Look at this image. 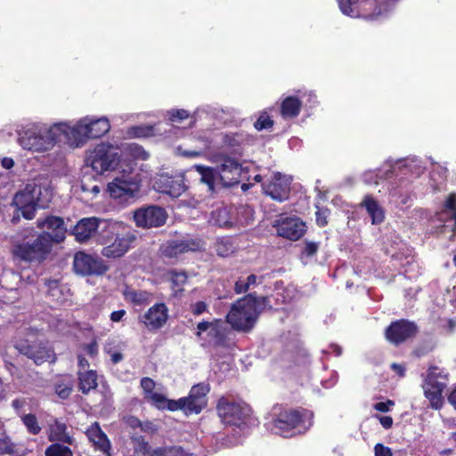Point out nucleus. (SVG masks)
I'll use <instances>...</instances> for the list:
<instances>
[{
	"instance_id": "nucleus-1",
	"label": "nucleus",
	"mask_w": 456,
	"mask_h": 456,
	"mask_svg": "<svg viewBox=\"0 0 456 456\" xmlns=\"http://www.w3.org/2000/svg\"><path fill=\"white\" fill-rule=\"evenodd\" d=\"M110 129V123L107 118H94L87 116L74 126L61 122L53 125L44 134L26 133L20 138V143L25 149L39 152L52 149L61 141L71 146L81 147L89 139L102 137Z\"/></svg>"
},
{
	"instance_id": "nucleus-2",
	"label": "nucleus",
	"mask_w": 456,
	"mask_h": 456,
	"mask_svg": "<svg viewBox=\"0 0 456 456\" xmlns=\"http://www.w3.org/2000/svg\"><path fill=\"white\" fill-rule=\"evenodd\" d=\"M268 303V297H256V293H248L232 304L226 322L234 330L249 332Z\"/></svg>"
},
{
	"instance_id": "nucleus-3",
	"label": "nucleus",
	"mask_w": 456,
	"mask_h": 456,
	"mask_svg": "<svg viewBox=\"0 0 456 456\" xmlns=\"http://www.w3.org/2000/svg\"><path fill=\"white\" fill-rule=\"evenodd\" d=\"M48 233L42 232L34 237H25L15 241L11 248L13 261L28 265H41L51 255L53 244L49 241Z\"/></svg>"
},
{
	"instance_id": "nucleus-4",
	"label": "nucleus",
	"mask_w": 456,
	"mask_h": 456,
	"mask_svg": "<svg viewBox=\"0 0 456 456\" xmlns=\"http://www.w3.org/2000/svg\"><path fill=\"white\" fill-rule=\"evenodd\" d=\"M275 418L273 428L276 433L288 436L291 431L304 433L313 425L314 412L306 408H287L282 405L273 407Z\"/></svg>"
},
{
	"instance_id": "nucleus-5",
	"label": "nucleus",
	"mask_w": 456,
	"mask_h": 456,
	"mask_svg": "<svg viewBox=\"0 0 456 456\" xmlns=\"http://www.w3.org/2000/svg\"><path fill=\"white\" fill-rule=\"evenodd\" d=\"M216 411L223 425L240 429L248 426L253 413L248 403L232 395L220 396L216 401Z\"/></svg>"
},
{
	"instance_id": "nucleus-6",
	"label": "nucleus",
	"mask_w": 456,
	"mask_h": 456,
	"mask_svg": "<svg viewBox=\"0 0 456 456\" xmlns=\"http://www.w3.org/2000/svg\"><path fill=\"white\" fill-rule=\"evenodd\" d=\"M448 373L444 369L431 365L424 380V395L429 401L430 407L440 410L444 404L443 393L447 387Z\"/></svg>"
},
{
	"instance_id": "nucleus-7",
	"label": "nucleus",
	"mask_w": 456,
	"mask_h": 456,
	"mask_svg": "<svg viewBox=\"0 0 456 456\" xmlns=\"http://www.w3.org/2000/svg\"><path fill=\"white\" fill-rule=\"evenodd\" d=\"M42 186L36 183H28L23 190L15 193L13 205L16 206L21 216L31 220L36 216L37 208H45L47 201L42 199Z\"/></svg>"
},
{
	"instance_id": "nucleus-8",
	"label": "nucleus",
	"mask_w": 456,
	"mask_h": 456,
	"mask_svg": "<svg viewBox=\"0 0 456 456\" xmlns=\"http://www.w3.org/2000/svg\"><path fill=\"white\" fill-rule=\"evenodd\" d=\"M120 158L118 147L110 143H100L87 156L86 162L97 175H102L106 171L116 169Z\"/></svg>"
},
{
	"instance_id": "nucleus-9",
	"label": "nucleus",
	"mask_w": 456,
	"mask_h": 456,
	"mask_svg": "<svg viewBox=\"0 0 456 456\" xmlns=\"http://www.w3.org/2000/svg\"><path fill=\"white\" fill-rule=\"evenodd\" d=\"M14 348L22 355L33 361L36 365L46 362H54L56 359L53 349L47 341L34 338H22L16 341Z\"/></svg>"
},
{
	"instance_id": "nucleus-10",
	"label": "nucleus",
	"mask_w": 456,
	"mask_h": 456,
	"mask_svg": "<svg viewBox=\"0 0 456 456\" xmlns=\"http://www.w3.org/2000/svg\"><path fill=\"white\" fill-rule=\"evenodd\" d=\"M418 333L419 327L415 322L402 318L391 322L384 330V337L391 345L399 346L415 338Z\"/></svg>"
},
{
	"instance_id": "nucleus-11",
	"label": "nucleus",
	"mask_w": 456,
	"mask_h": 456,
	"mask_svg": "<svg viewBox=\"0 0 456 456\" xmlns=\"http://www.w3.org/2000/svg\"><path fill=\"white\" fill-rule=\"evenodd\" d=\"M166 209L157 205H146L133 212V220L138 228L151 229L163 226L167 219Z\"/></svg>"
},
{
	"instance_id": "nucleus-12",
	"label": "nucleus",
	"mask_w": 456,
	"mask_h": 456,
	"mask_svg": "<svg viewBox=\"0 0 456 456\" xmlns=\"http://www.w3.org/2000/svg\"><path fill=\"white\" fill-rule=\"evenodd\" d=\"M209 391L208 383L200 382L193 385L187 396L179 398L181 411L185 415L200 414L208 405L207 395Z\"/></svg>"
},
{
	"instance_id": "nucleus-13",
	"label": "nucleus",
	"mask_w": 456,
	"mask_h": 456,
	"mask_svg": "<svg viewBox=\"0 0 456 456\" xmlns=\"http://www.w3.org/2000/svg\"><path fill=\"white\" fill-rule=\"evenodd\" d=\"M292 178L280 172L273 173L265 179L261 186L263 193L277 202H284L289 199Z\"/></svg>"
},
{
	"instance_id": "nucleus-14",
	"label": "nucleus",
	"mask_w": 456,
	"mask_h": 456,
	"mask_svg": "<svg viewBox=\"0 0 456 456\" xmlns=\"http://www.w3.org/2000/svg\"><path fill=\"white\" fill-rule=\"evenodd\" d=\"M73 269L82 276H101L109 270V265L97 255L78 251L73 259Z\"/></svg>"
},
{
	"instance_id": "nucleus-15",
	"label": "nucleus",
	"mask_w": 456,
	"mask_h": 456,
	"mask_svg": "<svg viewBox=\"0 0 456 456\" xmlns=\"http://www.w3.org/2000/svg\"><path fill=\"white\" fill-rule=\"evenodd\" d=\"M140 190V182L133 172L126 171L108 184V191L114 199H132Z\"/></svg>"
},
{
	"instance_id": "nucleus-16",
	"label": "nucleus",
	"mask_w": 456,
	"mask_h": 456,
	"mask_svg": "<svg viewBox=\"0 0 456 456\" xmlns=\"http://www.w3.org/2000/svg\"><path fill=\"white\" fill-rule=\"evenodd\" d=\"M204 242L199 238H184L183 240H170L161 245L159 251L166 258H176L188 252L201 251Z\"/></svg>"
},
{
	"instance_id": "nucleus-17",
	"label": "nucleus",
	"mask_w": 456,
	"mask_h": 456,
	"mask_svg": "<svg viewBox=\"0 0 456 456\" xmlns=\"http://www.w3.org/2000/svg\"><path fill=\"white\" fill-rule=\"evenodd\" d=\"M106 232L111 234L107 236L108 239H112L115 235L114 240L102 249V255L108 258L123 256L137 240V236L133 232L118 234L110 230V227Z\"/></svg>"
},
{
	"instance_id": "nucleus-18",
	"label": "nucleus",
	"mask_w": 456,
	"mask_h": 456,
	"mask_svg": "<svg viewBox=\"0 0 456 456\" xmlns=\"http://www.w3.org/2000/svg\"><path fill=\"white\" fill-rule=\"evenodd\" d=\"M37 227L48 233L49 241L54 244H61L66 239L67 227L64 219L53 215H46L39 217L36 222Z\"/></svg>"
},
{
	"instance_id": "nucleus-19",
	"label": "nucleus",
	"mask_w": 456,
	"mask_h": 456,
	"mask_svg": "<svg viewBox=\"0 0 456 456\" xmlns=\"http://www.w3.org/2000/svg\"><path fill=\"white\" fill-rule=\"evenodd\" d=\"M218 177L224 187L239 184L240 182L242 166L236 159L224 156L216 166Z\"/></svg>"
},
{
	"instance_id": "nucleus-20",
	"label": "nucleus",
	"mask_w": 456,
	"mask_h": 456,
	"mask_svg": "<svg viewBox=\"0 0 456 456\" xmlns=\"http://www.w3.org/2000/svg\"><path fill=\"white\" fill-rule=\"evenodd\" d=\"M341 12L348 16H354L352 5L357 2H362L366 6H374V11L364 14L366 20H375L384 12H387L390 2L394 0H337Z\"/></svg>"
},
{
	"instance_id": "nucleus-21",
	"label": "nucleus",
	"mask_w": 456,
	"mask_h": 456,
	"mask_svg": "<svg viewBox=\"0 0 456 456\" xmlns=\"http://www.w3.org/2000/svg\"><path fill=\"white\" fill-rule=\"evenodd\" d=\"M256 137L244 131L236 133H226L222 136V146L232 154L241 155L244 148L253 145Z\"/></svg>"
},
{
	"instance_id": "nucleus-22",
	"label": "nucleus",
	"mask_w": 456,
	"mask_h": 456,
	"mask_svg": "<svg viewBox=\"0 0 456 456\" xmlns=\"http://www.w3.org/2000/svg\"><path fill=\"white\" fill-rule=\"evenodd\" d=\"M277 234L282 238L297 240L305 232V224L298 217H285L277 221Z\"/></svg>"
},
{
	"instance_id": "nucleus-23",
	"label": "nucleus",
	"mask_w": 456,
	"mask_h": 456,
	"mask_svg": "<svg viewBox=\"0 0 456 456\" xmlns=\"http://www.w3.org/2000/svg\"><path fill=\"white\" fill-rule=\"evenodd\" d=\"M168 320V308L165 303H156L142 316V322L149 330L163 328Z\"/></svg>"
},
{
	"instance_id": "nucleus-24",
	"label": "nucleus",
	"mask_w": 456,
	"mask_h": 456,
	"mask_svg": "<svg viewBox=\"0 0 456 456\" xmlns=\"http://www.w3.org/2000/svg\"><path fill=\"white\" fill-rule=\"evenodd\" d=\"M100 223L101 219L96 216L83 217L73 227L71 234L77 242H87L96 234Z\"/></svg>"
},
{
	"instance_id": "nucleus-25",
	"label": "nucleus",
	"mask_w": 456,
	"mask_h": 456,
	"mask_svg": "<svg viewBox=\"0 0 456 456\" xmlns=\"http://www.w3.org/2000/svg\"><path fill=\"white\" fill-rule=\"evenodd\" d=\"M85 433L88 440L93 444L94 450L102 452L105 456H111L110 441L102 431L99 422H94L87 428Z\"/></svg>"
},
{
	"instance_id": "nucleus-26",
	"label": "nucleus",
	"mask_w": 456,
	"mask_h": 456,
	"mask_svg": "<svg viewBox=\"0 0 456 456\" xmlns=\"http://www.w3.org/2000/svg\"><path fill=\"white\" fill-rule=\"evenodd\" d=\"M156 184L159 192L172 198H178L186 189L182 179L168 175H160Z\"/></svg>"
},
{
	"instance_id": "nucleus-27",
	"label": "nucleus",
	"mask_w": 456,
	"mask_h": 456,
	"mask_svg": "<svg viewBox=\"0 0 456 456\" xmlns=\"http://www.w3.org/2000/svg\"><path fill=\"white\" fill-rule=\"evenodd\" d=\"M77 388L83 395H88L98 387V375L96 370H77Z\"/></svg>"
},
{
	"instance_id": "nucleus-28",
	"label": "nucleus",
	"mask_w": 456,
	"mask_h": 456,
	"mask_svg": "<svg viewBox=\"0 0 456 456\" xmlns=\"http://www.w3.org/2000/svg\"><path fill=\"white\" fill-rule=\"evenodd\" d=\"M360 206L366 209L373 224H379L384 221V209L379 204L378 200L372 197V195H365Z\"/></svg>"
},
{
	"instance_id": "nucleus-29",
	"label": "nucleus",
	"mask_w": 456,
	"mask_h": 456,
	"mask_svg": "<svg viewBox=\"0 0 456 456\" xmlns=\"http://www.w3.org/2000/svg\"><path fill=\"white\" fill-rule=\"evenodd\" d=\"M302 109V102L297 96L285 97L280 106L281 116L284 119H292L297 118Z\"/></svg>"
},
{
	"instance_id": "nucleus-30",
	"label": "nucleus",
	"mask_w": 456,
	"mask_h": 456,
	"mask_svg": "<svg viewBox=\"0 0 456 456\" xmlns=\"http://www.w3.org/2000/svg\"><path fill=\"white\" fill-rule=\"evenodd\" d=\"M144 398L151 402V403L159 410H167L170 411H181V406L178 400L167 398L164 395L155 392L152 395L144 396Z\"/></svg>"
},
{
	"instance_id": "nucleus-31",
	"label": "nucleus",
	"mask_w": 456,
	"mask_h": 456,
	"mask_svg": "<svg viewBox=\"0 0 456 456\" xmlns=\"http://www.w3.org/2000/svg\"><path fill=\"white\" fill-rule=\"evenodd\" d=\"M439 220L443 222L453 221L452 230H456V193L448 195L444 203V208L439 213Z\"/></svg>"
},
{
	"instance_id": "nucleus-32",
	"label": "nucleus",
	"mask_w": 456,
	"mask_h": 456,
	"mask_svg": "<svg viewBox=\"0 0 456 456\" xmlns=\"http://www.w3.org/2000/svg\"><path fill=\"white\" fill-rule=\"evenodd\" d=\"M214 248L217 256L221 257H227L236 251L237 245L232 237L223 236L216 240Z\"/></svg>"
},
{
	"instance_id": "nucleus-33",
	"label": "nucleus",
	"mask_w": 456,
	"mask_h": 456,
	"mask_svg": "<svg viewBox=\"0 0 456 456\" xmlns=\"http://www.w3.org/2000/svg\"><path fill=\"white\" fill-rule=\"evenodd\" d=\"M74 381L70 376H61L54 385L55 394L61 399L67 400L73 392Z\"/></svg>"
},
{
	"instance_id": "nucleus-34",
	"label": "nucleus",
	"mask_w": 456,
	"mask_h": 456,
	"mask_svg": "<svg viewBox=\"0 0 456 456\" xmlns=\"http://www.w3.org/2000/svg\"><path fill=\"white\" fill-rule=\"evenodd\" d=\"M20 451V444L12 442L5 430L0 429V455L19 456Z\"/></svg>"
},
{
	"instance_id": "nucleus-35",
	"label": "nucleus",
	"mask_w": 456,
	"mask_h": 456,
	"mask_svg": "<svg viewBox=\"0 0 456 456\" xmlns=\"http://www.w3.org/2000/svg\"><path fill=\"white\" fill-rule=\"evenodd\" d=\"M194 168L200 175V182L207 184L208 191L213 192L215 191L216 179L218 175L217 170L201 165H195Z\"/></svg>"
},
{
	"instance_id": "nucleus-36",
	"label": "nucleus",
	"mask_w": 456,
	"mask_h": 456,
	"mask_svg": "<svg viewBox=\"0 0 456 456\" xmlns=\"http://www.w3.org/2000/svg\"><path fill=\"white\" fill-rule=\"evenodd\" d=\"M211 220L222 228H232L233 221L230 211L226 208H219L211 213Z\"/></svg>"
},
{
	"instance_id": "nucleus-37",
	"label": "nucleus",
	"mask_w": 456,
	"mask_h": 456,
	"mask_svg": "<svg viewBox=\"0 0 456 456\" xmlns=\"http://www.w3.org/2000/svg\"><path fill=\"white\" fill-rule=\"evenodd\" d=\"M126 134L131 138H146L155 135V126L151 125L134 126L127 129Z\"/></svg>"
},
{
	"instance_id": "nucleus-38",
	"label": "nucleus",
	"mask_w": 456,
	"mask_h": 456,
	"mask_svg": "<svg viewBox=\"0 0 456 456\" xmlns=\"http://www.w3.org/2000/svg\"><path fill=\"white\" fill-rule=\"evenodd\" d=\"M23 425L26 427L28 432L31 435H38L42 428L38 423L37 418L33 413L24 414L21 417Z\"/></svg>"
},
{
	"instance_id": "nucleus-39",
	"label": "nucleus",
	"mask_w": 456,
	"mask_h": 456,
	"mask_svg": "<svg viewBox=\"0 0 456 456\" xmlns=\"http://www.w3.org/2000/svg\"><path fill=\"white\" fill-rule=\"evenodd\" d=\"M170 281L172 283V289L175 290H183V287L187 282L188 275L185 272H178L176 270H171L169 272Z\"/></svg>"
},
{
	"instance_id": "nucleus-40",
	"label": "nucleus",
	"mask_w": 456,
	"mask_h": 456,
	"mask_svg": "<svg viewBox=\"0 0 456 456\" xmlns=\"http://www.w3.org/2000/svg\"><path fill=\"white\" fill-rule=\"evenodd\" d=\"M45 456H73L71 449L59 443L49 445L45 452Z\"/></svg>"
},
{
	"instance_id": "nucleus-41",
	"label": "nucleus",
	"mask_w": 456,
	"mask_h": 456,
	"mask_svg": "<svg viewBox=\"0 0 456 456\" xmlns=\"http://www.w3.org/2000/svg\"><path fill=\"white\" fill-rule=\"evenodd\" d=\"M131 441L134 444L135 453H142V455H149L151 452V445L142 436H133Z\"/></svg>"
},
{
	"instance_id": "nucleus-42",
	"label": "nucleus",
	"mask_w": 456,
	"mask_h": 456,
	"mask_svg": "<svg viewBox=\"0 0 456 456\" xmlns=\"http://www.w3.org/2000/svg\"><path fill=\"white\" fill-rule=\"evenodd\" d=\"M274 126L273 119L268 115L267 111H262L258 118L254 122V128L257 131L268 130Z\"/></svg>"
},
{
	"instance_id": "nucleus-43",
	"label": "nucleus",
	"mask_w": 456,
	"mask_h": 456,
	"mask_svg": "<svg viewBox=\"0 0 456 456\" xmlns=\"http://www.w3.org/2000/svg\"><path fill=\"white\" fill-rule=\"evenodd\" d=\"M316 212H315V222L316 224L322 228L328 225L329 221L328 218L330 215V210L328 208H320L318 205H315Z\"/></svg>"
},
{
	"instance_id": "nucleus-44",
	"label": "nucleus",
	"mask_w": 456,
	"mask_h": 456,
	"mask_svg": "<svg viewBox=\"0 0 456 456\" xmlns=\"http://www.w3.org/2000/svg\"><path fill=\"white\" fill-rule=\"evenodd\" d=\"M169 120L171 122H181L189 118V112L186 110H171L168 111Z\"/></svg>"
},
{
	"instance_id": "nucleus-45",
	"label": "nucleus",
	"mask_w": 456,
	"mask_h": 456,
	"mask_svg": "<svg viewBox=\"0 0 456 456\" xmlns=\"http://www.w3.org/2000/svg\"><path fill=\"white\" fill-rule=\"evenodd\" d=\"M140 386L144 392V396H148L155 393L153 392L156 386L155 381L149 377L142 378L140 381Z\"/></svg>"
},
{
	"instance_id": "nucleus-46",
	"label": "nucleus",
	"mask_w": 456,
	"mask_h": 456,
	"mask_svg": "<svg viewBox=\"0 0 456 456\" xmlns=\"http://www.w3.org/2000/svg\"><path fill=\"white\" fill-rule=\"evenodd\" d=\"M129 300L137 305H143L147 299L146 293L142 291H131L128 293Z\"/></svg>"
},
{
	"instance_id": "nucleus-47",
	"label": "nucleus",
	"mask_w": 456,
	"mask_h": 456,
	"mask_svg": "<svg viewBox=\"0 0 456 456\" xmlns=\"http://www.w3.org/2000/svg\"><path fill=\"white\" fill-rule=\"evenodd\" d=\"M56 430L58 431V435L56 436L55 439L60 440L66 443H70L71 438L69 436L65 435L66 426L62 423H56ZM50 440L53 441L54 438L53 437V435L50 436Z\"/></svg>"
},
{
	"instance_id": "nucleus-48",
	"label": "nucleus",
	"mask_w": 456,
	"mask_h": 456,
	"mask_svg": "<svg viewBox=\"0 0 456 456\" xmlns=\"http://www.w3.org/2000/svg\"><path fill=\"white\" fill-rule=\"evenodd\" d=\"M319 248H320V244L318 242L306 241L302 253L304 255H305L306 256L311 257V256H314L317 253Z\"/></svg>"
},
{
	"instance_id": "nucleus-49",
	"label": "nucleus",
	"mask_w": 456,
	"mask_h": 456,
	"mask_svg": "<svg viewBox=\"0 0 456 456\" xmlns=\"http://www.w3.org/2000/svg\"><path fill=\"white\" fill-rule=\"evenodd\" d=\"M167 456H192V454L186 452L182 446L171 445L167 446Z\"/></svg>"
},
{
	"instance_id": "nucleus-50",
	"label": "nucleus",
	"mask_w": 456,
	"mask_h": 456,
	"mask_svg": "<svg viewBox=\"0 0 456 456\" xmlns=\"http://www.w3.org/2000/svg\"><path fill=\"white\" fill-rule=\"evenodd\" d=\"M375 456H393V452L390 447L378 443L374 446Z\"/></svg>"
},
{
	"instance_id": "nucleus-51",
	"label": "nucleus",
	"mask_w": 456,
	"mask_h": 456,
	"mask_svg": "<svg viewBox=\"0 0 456 456\" xmlns=\"http://www.w3.org/2000/svg\"><path fill=\"white\" fill-rule=\"evenodd\" d=\"M191 311L193 315H200L208 311V305L204 301H197L191 305Z\"/></svg>"
},
{
	"instance_id": "nucleus-52",
	"label": "nucleus",
	"mask_w": 456,
	"mask_h": 456,
	"mask_svg": "<svg viewBox=\"0 0 456 456\" xmlns=\"http://www.w3.org/2000/svg\"><path fill=\"white\" fill-rule=\"evenodd\" d=\"M395 405V402L391 399H387L386 402H379L373 405L374 410L380 412H387L390 408Z\"/></svg>"
},
{
	"instance_id": "nucleus-53",
	"label": "nucleus",
	"mask_w": 456,
	"mask_h": 456,
	"mask_svg": "<svg viewBox=\"0 0 456 456\" xmlns=\"http://www.w3.org/2000/svg\"><path fill=\"white\" fill-rule=\"evenodd\" d=\"M123 421L133 429L138 428L142 426V421L134 415H126L123 417Z\"/></svg>"
},
{
	"instance_id": "nucleus-54",
	"label": "nucleus",
	"mask_w": 456,
	"mask_h": 456,
	"mask_svg": "<svg viewBox=\"0 0 456 456\" xmlns=\"http://www.w3.org/2000/svg\"><path fill=\"white\" fill-rule=\"evenodd\" d=\"M84 349L86 351L87 354L91 357H94L98 354V343L96 338H93L89 344L84 346Z\"/></svg>"
},
{
	"instance_id": "nucleus-55",
	"label": "nucleus",
	"mask_w": 456,
	"mask_h": 456,
	"mask_svg": "<svg viewBox=\"0 0 456 456\" xmlns=\"http://www.w3.org/2000/svg\"><path fill=\"white\" fill-rule=\"evenodd\" d=\"M432 347H428L426 346H419L413 349L412 355L417 358H421L427 355L429 352L432 351Z\"/></svg>"
},
{
	"instance_id": "nucleus-56",
	"label": "nucleus",
	"mask_w": 456,
	"mask_h": 456,
	"mask_svg": "<svg viewBox=\"0 0 456 456\" xmlns=\"http://www.w3.org/2000/svg\"><path fill=\"white\" fill-rule=\"evenodd\" d=\"M233 289L236 294H242L246 293L249 287L245 281L240 279L235 282Z\"/></svg>"
},
{
	"instance_id": "nucleus-57",
	"label": "nucleus",
	"mask_w": 456,
	"mask_h": 456,
	"mask_svg": "<svg viewBox=\"0 0 456 456\" xmlns=\"http://www.w3.org/2000/svg\"><path fill=\"white\" fill-rule=\"evenodd\" d=\"M213 327V322H209L208 321H202V322H200L198 324H197V332H196V336L197 337H200L201 333L203 331H206L208 330L209 328Z\"/></svg>"
},
{
	"instance_id": "nucleus-58",
	"label": "nucleus",
	"mask_w": 456,
	"mask_h": 456,
	"mask_svg": "<svg viewBox=\"0 0 456 456\" xmlns=\"http://www.w3.org/2000/svg\"><path fill=\"white\" fill-rule=\"evenodd\" d=\"M377 418L379 419L381 426L386 428L389 429L393 426V419L390 416H379L377 415Z\"/></svg>"
},
{
	"instance_id": "nucleus-59",
	"label": "nucleus",
	"mask_w": 456,
	"mask_h": 456,
	"mask_svg": "<svg viewBox=\"0 0 456 456\" xmlns=\"http://www.w3.org/2000/svg\"><path fill=\"white\" fill-rule=\"evenodd\" d=\"M126 314V312L125 309H120L118 311H114L110 314V321L113 322H120L123 317Z\"/></svg>"
},
{
	"instance_id": "nucleus-60",
	"label": "nucleus",
	"mask_w": 456,
	"mask_h": 456,
	"mask_svg": "<svg viewBox=\"0 0 456 456\" xmlns=\"http://www.w3.org/2000/svg\"><path fill=\"white\" fill-rule=\"evenodd\" d=\"M148 456H167V446H160L151 449Z\"/></svg>"
},
{
	"instance_id": "nucleus-61",
	"label": "nucleus",
	"mask_w": 456,
	"mask_h": 456,
	"mask_svg": "<svg viewBox=\"0 0 456 456\" xmlns=\"http://www.w3.org/2000/svg\"><path fill=\"white\" fill-rule=\"evenodd\" d=\"M77 366L78 370H88L89 362L86 359V357L82 354L77 355Z\"/></svg>"
},
{
	"instance_id": "nucleus-62",
	"label": "nucleus",
	"mask_w": 456,
	"mask_h": 456,
	"mask_svg": "<svg viewBox=\"0 0 456 456\" xmlns=\"http://www.w3.org/2000/svg\"><path fill=\"white\" fill-rule=\"evenodd\" d=\"M26 404V400L24 398H17L12 400V406L15 411H20Z\"/></svg>"
},
{
	"instance_id": "nucleus-63",
	"label": "nucleus",
	"mask_w": 456,
	"mask_h": 456,
	"mask_svg": "<svg viewBox=\"0 0 456 456\" xmlns=\"http://www.w3.org/2000/svg\"><path fill=\"white\" fill-rule=\"evenodd\" d=\"M1 165L5 169H11L14 166V160L12 158L4 157L1 160Z\"/></svg>"
},
{
	"instance_id": "nucleus-64",
	"label": "nucleus",
	"mask_w": 456,
	"mask_h": 456,
	"mask_svg": "<svg viewBox=\"0 0 456 456\" xmlns=\"http://www.w3.org/2000/svg\"><path fill=\"white\" fill-rule=\"evenodd\" d=\"M448 403L453 407L456 411V387H454L450 394L447 395Z\"/></svg>"
}]
</instances>
